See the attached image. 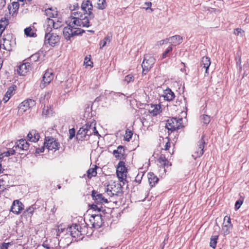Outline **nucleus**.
I'll use <instances>...</instances> for the list:
<instances>
[{
  "instance_id": "f8f14e48",
  "label": "nucleus",
  "mask_w": 249,
  "mask_h": 249,
  "mask_svg": "<svg viewBox=\"0 0 249 249\" xmlns=\"http://www.w3.org/2000/svg\"><path fill=\"white\" fill-rule=\"evenodd\" d=\"M91 196L97 204H102L107 203L108 202L107 199L103 196V194L99 193L95 190L92 191Z\"/></svg>"
},
{
  "instance_id": "2f4dec72",
  "label": "nucleus",
  "mask_w": 249,
  "mask_h": 249,
  "mask_svg": "<svg viewBox=\"0 0 249 249\" xmlns=\"http://www.w3.org/2000/svg\"><path fill=\"white\" fill-rule=\"evenodd\" d=\"M19 4L17 2H14L12 3V6H8V10L9 13L11 14L12 12L14 13L18 9Z\"/></svg>"
},
{
  "instance_id": "ddd939ff",
  "label": "nucleus",
  "mask_w": 249,
  "mask_h": 249,
  "mask_svg": "<svg viewBox=\"0 0 249 249\" xmlns=\"http://www.w3.org/2000/svg\"><path fill=\"white\" fill-rule=\"evenodd\" d=\"M81 230L82 228L79 225L75 224L69 228L68 231L70 232V234L72 237L78 238L83 234Z\"/></svg>"
},
{
  "instance_id": "09e8293b",
  "label": "nucleus",
  "mask_w": 249,
  "mask_h": 249,
  "mask_svg": "<svg viewBox=\"0 0 249 249\" xmlns=\"http://www.w3.org/2000/svg\"><path fill=\"white\" fill-rule=\"evenodd\" d=\"M84 63L87 66H91V64H92V62H90V59L89 58H88V57H86L85 58Z\"/></svg>"
},
{
  "instance_id": "393cba45",
  "label": "nucleus",
  "mask_w": 249,
  "mask_h": 249,
  "mask_svg": "<svg viewBox=\"0 0 249 249\" xmlns=\"http://www.w3.org/2000/svg\"><path fill=\"white\" fill-rule=\"evenodd\" d=\"M45 13L48 18H56L57 16V11L55 8H49L45 10Z\"/></svg>"
},
{
  "instance_id": "a211bd4d",
  "label": "nucleus",
  "mask_w": 249,
  "mask_h": 249,
  "mask_svg": "<svg viewBox=\"0 0 249 249\" xmlns=\"http://www.w3.org/2000/svg\"><path fill=\"white\" fill-rule=\"evenodd\" d=\"M47 26L50 30H52V27L54 29H57L62 26V23L56 18L54 19L48 18L47 20Z\"/></svg>"
},
{
  "instance_id": "72a5a7b5",
  "label": "nucleus",
  "mask_w": 249,
  "mask_h": 249,
  "mask_svg": "<svg viewBox=\"0 0 249 249\" xmlns=\"http://www.w3.org/2000/svg\"><path fill=\"white\" fill-rule=\"evenodd\" d=\"M111 40V36H106L105 37L103 40L101 41L100 42V48L102 49L106 44L109 43Z\"/></svg>"
},
{
  "instance_id": "69168bd1",
  "label": "nucleus",
  "mask_w": 249,
  "mask_h": 249,
  "mask_svg": "<svg viewBox=\"0 0 249 249\" xmlns=\"http://www.w3.org/2000/svg\"><path fill=\"white\" fill-rule=\"evenodd\" d=\"M181 64H183L184 66V63H182Z\"/></svg>"
},
{
  "instance_id": "58836bf2",
  "label": "nucleus",
  "mask_w": 249,
  "mask_h": 249,
  "mask_svg": "<svg viewBox=\"0 0 249 249\" xmlns=\"http://www.w3.org/2000/svg\"><path fill=\"white\" fill-rule=\"evenodd\" d=\"M201 119L202 122L205 124H208L210 122V117L207 115H203L201 116Z\"/></svg>"
},
{
  "instance_id": "0e129e2a",
  "label": "nucleus",
  "mask_w": 249,
  "mask_h": 249,
  "mask_svg": "<svg viewBox=\"0 0 249 249\" xmlns=\"http://www.w3.org/2000/svg\"><path fill=\"white\" fill-rule=\"evenodd\" d=\"M1 64H0V69L1 68Z\"/></svg>"
},
{
  "instance_id": "e2e57ef3",
  "label": "nucleus",
  "mask_w": 249,
  "mask_h": 249,
  "mask_svg": "<svg viewBox=\"0 0 249 249\" xmlns=\"http://www.w3.org/2000/svg\"><path fill=\"white\" fill-rule=\"evenodd\" d=\"M2 190V189L1 188V182H0V192Z\"/></svg>"
},
{
  "instance_id": "473e14b6",
  "label": "nucleus",
  "mask_w": 249,
  "mask_h": 249,
  "mask_svg": "<svg viewBox=\"0 0 249 249\" xmlns=\"http://www.w3.org/2000/svg\"><path fill=\"white\" fill-rule=\"evenodd\" d=\"M97 5V7L101 10L105 9L107 6L106 0H98Z\"/></svg>"
},
{
  "instance_id": "ea45409f",
  "label": "nucleus",
  "mask_w": 249,
  "mask_h": 249,
  "mask_svg": "<svg viewBox=\"0 0 249 249\" xmlns=\"http://www.w3.org/2000/svg\"><path fill=\"white\" fill-rule=\"evenodd\" d=\"M133 133L131 130H126L124 136V139L126 141H129L131 139Z\"/></svg>"
},
{
  "instance_id": "6e6552de",
  "label": "nucleus",
  "mask_w": 249,
  "mask_h": 249,
  "mask_svg": "<svg viewBox=\"0 0 249 249\" xmlns=\"http://www.w3.org/2000/svg\"><path fill=\"white\" fill-rule=\"evenodd\" d=\"M127 173V171L125 166V162L120 161L117 165L116 169L117 176L120 181L123 182L124 180H125Z\"/></svg>"
},
{
  "instance_id": "4d7b16f0",
  "label": "nucleus",
  "mask_w": 249,
  "mask_h": 249,
  "mask_svg": "<svg viewBox=\"0 0 249 249\" xmlns=\"http://www.w3.org/2000/svg\"><path fill=\"white\" fill-rule=\"evenodd\" d=\"M168 42H169V41L168 40V39H165V40H160L159 42V43H160V45H163L164 43H167Z\"/></svg>"
},
{
  "instance_id": "1a4fd4ad",
  "label": "nucleus",
  "mask_w": 249,
  "mask_h": 249,
  "mask_svg": "<svg viewBox=\"0 0 249 249\" xmlns=\"http://www.w3.org/2000/svg\"><path fill=\"white\" fill-rule=\"evenodd\" d=\"M205 144V142L204 140V136H202L201 139L198 142L197 145L194 149L192 157L195 159L201 157L203 155Z\"/></svg>"
},
{
  "instance_id": "c03bdc74",
  "label": "nucleus",
  "mask_w": 249,
  "mask_h": 249,
  "mask_svg": "<svg viewBox=\"0 0 249 249\" xmlns=\"http://www.w3.org/2000/svg\"><path fill=\"white\" fill-rule=\"evenodd\" d=\"M244 31L240 28H236L234 31V34L237 36H243Z\"/></svg>"
},
{
  "instance_id": "864d4df0",
  "label": "nucleus",
  "mask_w": 249,
  "mask_h": 249,
  "mask_svg": "<svg viewBox=\"0 0 249 249\" xmlns=\"http://www.w3.org/2000/svg\"><path fill=\"white\" fill-rule=\"evenodd\" d=\"M15 150H17L16 149H10L9 151H8L7 152L6 156H9L10 155H14L15 154Z\"/></svg>"
},
{
  "instance_id": "7ed1b4c3",
  "label": "nucleus",
  "mask_w": 249,
  "mask_h": 249,
  "mask_svg": "<svg viewBox=\"0 0 249 249\" xmlns=\"http://www.w3.org/2000/svg\"><path fill=\"white\" fill-rule=\"evenodd\" d=\"M165 127L171 131H174L183 127L182 119L172 117L168 119L166 123Z\"/></svg>"
},
{
  "instance_id": "5701e85b",
  "label": "nucleus",
  "mask_w": 249,
  "mask_h": 249,
  "mask_svg": "<svg viewBox=\"0 0 249 249\" xmlns=\"http://www.w3.org/2000/svg\"><path fill=\"white\" fill-rule=\"evenodd\" d=\"M27 137L30 141L36 142L39 140L40 136L36 130H32L28 134Z\"/></svg>"
},
{
  "instance_id": "4be33fe9",
  "label": "nucleus",
  "mask_w": 249,
  "mask_h": 249,
  "mask_svg": "<svg viewBox=\"0 0 249 249\" xmlns=\"http://www.w3.org/2000/svg\"><path fill=\"white\" fill-rule=\"evenodd\" d=\"M113 153L115 158L121 160L125 154L124 147L121 145L119 146L117 149L113 151Z\"/></svg>"
},
{
  "instance_id": "4468645a",
  "label": "nucleus",
  "mask_w": 249,
  "mask_h": 249,
  "mask_svg": "<svg viewBox=\"0 0 249 249\" xmlns=\"http://www.w3.org/2000/svg\"><path fill=\"white\" fill-rule=\"evenodd\" d=\"M31 70V66L30 63L28 62H24L18 66L17 72L19 75L24 76Z\"/></svg>"
},
{
  "instance_id": "8fccbe9b",
  "label": "nucleus",
  "mask_w": 249,
  "mask_h": 249,
  "mask_svg": "<svg viewBox=\"0 0 249 249\" xmlns=\"http://www.w3.org/2000/svg\"><path fill=\"white\" fill-rule=\"evenodd\" d=\"M170 147V142H169V140H168L167 142H166L165 146H164V148L163 149V150L165 151V152L167 153V152H166V151L167 150H168L169 148Z\"/></svg>"
},
{
  "instance_id": "f704fd0d",
  "label": "nucleus",
  "mask_w": 249,
  "mask_h": 249,
  "mask_svg": "<svg viewBox=\"0 0 249 249\" xmlns=\"http://www.w3.org/2000/svg\"><path fill=\"white\" fill-rule=\"evenodd\" d=\"M8 24V20L5 18H1L0 20V29L3 31Z\"/></svg>"
},
{
  "instance_id": "79ce46f5",
  "label": "nucleus",
  "mask_w": 249,
  "mask_h": 249,
  "mask_svg": "<svg viewBox=\"0 0 249 249\" xmlns=\"http://www.w3.org/2000/svg\"><path fill=\"white\" fill-rule=\"evenodd\" d=\"M173 49L172 45H170L168 47L166 51L163 53L162 55V58L164 59L167 57V54L170 53Z\"/></svg>"
},
{
  "instance_id": "e433bc0d",
  "label": "nucleus",
  "mask_w": 249,
  "mask_h": 249,
  "mask_svg": "<svg viewBox=\"0 0 249 249\" xmlns=\"http://www.w3.org/2000/svg\"><path fill=\"white\" fill-rule=\"evenodd\" d=\"M3 48L8 51H10L12 50L9 40L4 39Z\"/></svg>"
},
{
  "instance_id": "49530a36",
  "label": "nucleus",
  "mask_w": 249,
  "mask_h": 249,
  "mask_svg": "<svg viewBox=\"0 0 249 249\" xmlns=\"http://www.w3.org/2000/svg\"><path fill=\"white\" fill-rule=\"evenodd\" d=\"M91 208L95 211H97L98 212H100L101 211V209L102 208V206L99 207L97 205L92 204L91 206Z\"/></svg>"
},
{
  "instance_id": "a19ab883",
  "label": "nucleus",
  "mask_w": 249,
  "mask_h": 249,
  "mask_svg": "<svg viewBox=\"0 0 249 249\" xmlns=\"http://www.w3.org/2000/svg\"><path fill=\"white\" fill-rule=\"evenodd\" d=\"M134 80V77L131 74H128L126 75L124 79V82H126L127 84H128L129 83L133 81Z\"/></svg>"
},
{
  "instance_id": "13d9d810",
  "label": "nucleus",
  "mask_w": 249,
  "mask_h": 249,
  "mask_svg": "<svg viewBox=\"0 0 249 249\" xmlns=\"http://www.w3.org/2000/svg\"><path fill=\"white\" fill-rule=\"evenodd\" d=\"M44 147H42L40 149H36V152L37 153H42L44 152Z\"/></svg>"
},
{
  "instance_id": "c756f323",
  "label": "nucleus",
  "mask_w": 249,
  "mask_h": 249,
  "mask_svg": "<svg viewBox=\"0 0 249 249\" xmlns=\"http://www.w3.org/2000/svg\"><path fill=\"white\" fill-rule=\"evenodd\" d=\"M15 90V89L13 87H10L7 91L5 96L3 98V100L5 103L7 102L10 98L11 96L13 95V92Z\"/></svg>"
},
{
  "instance_id": "4c0bfd02",
  "label": "nucleus",
  "mask_w": 249,
  "mask_h": 249,
  "mask_svg": "<svg viewBox=\"0 0 249 249\" xmlns=\"http://www.w3.org/2000/svg\"><path fill=\"white\" fill-rule=\"evenodd\" d=\"M24 33L27 36L30 37L34 36L35 34V33L33 32V30L31 27H28L25 29Z\"/></svg>"
},
{
  "instance_id": "aec40b11",
  "label": "nucleus",
  "mask_w": 249,
  "mask_h": 249,
  "mask_svg": "<svg viewBox=\"0 0 249 249\" xmlns=\"http://www.w3.org/2000/svg\"><path fill=\"white\" fill-rule=\"evenodd\" d=\"M148 106V112L152 116H156L161 112V107L160 105L151 104Z\"/></svg>"
},
{
  "instance_id": "cd10ccee",
  "label": "nucleus",
  "mask_w": 249,
  "mask_h": 249,
  "mask_svg": "<svg viewBox=\"0 0 249 249\" xmlns=\"http://www.w3.org/2000/svg\"><path fill=\"white\" fill-rule=\"evenodd\" d=\"M148 178L150 185L151 187L155 186V184L159 181V178L153 173L148 174Z\"/></svg>"
},
{
  "instance_id": "412c9836",
  "label": "nucleus",
  "mask_w": 249,
  "mask_h": 249,
  "mask_svg": "<svg viewBox=\"0 0 249 249\" xmlns=\"http://www.w3.org/2000/svg\"><path fill=\"white\" fill-rule=\"evenodd\" d=\"M16 143L17 144L14 146L16 150L18 148L21 150L26 151L29 147V143L24 139L19 140Z\"/></svg>"
},
{
  "instance_id": "f3484780",
  "label": "nucleus",
  "mask_w": 249,
  "mask_h": 249,
  "mask_svg": "<svg viewBox=\"0 0 249 249\" xmlns=\"http://www.w3.org/2000/svg\"><path fill=\"white\" fill-rule=\"evenodd\" d=\"M53 79V72L52 71H47L44 74L42 81L40 83V87L41 88H44L51 82Z\"/></svg>"
},
{
  "instance_id": "f257e3e1",
  "label": "nucleus",
  "mask_w": 249,
  "mask_h": 249,
  "mask_svg": "<svg viewBox=\"0 0 249 249\" xmlns=\"http://www.w3.org/2000/svg\"><path fill=\"white\" fill-rule=\"evenodd\" d=\"M66 23L68 26L64 28L63 33L64 36L67 40L84 32L81 27H89L90 26L88 16H83L80 11L72 12Z\"/></svg>"
},
{
  "instance_id": "052dcab7",
  "label": "nucleus",
  "mask_w": 249,
  "mask_h": 249,
  "mask_svg": "<svg viewBox=\"0 0 249 249\" xmlns=\"http://www.w3.org/2000/svg\"><path fill=\"white\" fill-rule=\"evenodd\" d=\"M3 172V170L2 168L1 164H0V174L2 173Z\"/></svg>"
},
{
  "instance_id": "6ab92c4d",
  "label": "nucleus",
  "mask_w": 249,
  "mask_h": 249,
  "mask_svg": "<svg viewBox=\"0 0 249 249\" xmlns=\"http://www.w3.org/2000/svg\"><path fill=\"white\" fill-rule=\"evenodd\" d=\"M23 206L22 203L19 200H14L11 208V211L16 214H18L23 210Z\"/></svg>"
},
{
  "instance_id": "c85d7f7f",
  "label": "nucleus",
  "mask_w": 249,
  "mask_h": 249,
  "mask_svg": "<svg viewBox=\"0 0 249 249\" xmlns=\"http://www.w3.org/2000/svg\"><path fill=\"white\" fill-rule=\"evenodd\" d=\"M168 40L169 41L170 43L176 45L182 42V38L179 36H175L169 38Z\"/></svg>"
},
{
  "instance_id": "b1692460",
  "label": "nucleus",
  "mask_w": 249,
  "mask_h": 249,
  "mask_svg": "<svg viewBox=\"0 0 249 249\" xmlns=\"http://www.w3.org/2000/svg\"><path fill=\"white\" fill-rule=\"evenodd\" d=\"M211 65L210 58L208 57H203L201 61V66L205 69V73L208 74V70Z\"/></svg>"
},
{
  "instance_id": "bb28decb",
  "label": "nucleus",
  "mask_w": 249,
  "mask_h": 249,
  "mask_svg": "<svg viewBox=\"0 0 249 249\" xmlns=\"http://www.w3.org/2000/svg\"><path fill=\"white\" fill-rule=\"evenodd\" d=\"M158 161L163 167H168L169 166L171 165V164H169V161L166 158L165 154H161L159 158Z\"/></svg>"
},
{
  "instance_id": "423d86ee",
  "label": "nucleus",
  "mask_w": 249,
  "mask_h": 249,
  "mask_svg": "<svg viewBox=\"0 0 249 249\" xmlns=\"http://www.w3.org/2000/svg\"><path fill=\"white\" fill-rule=\"evenodd\" d=\"M155 62V59L150 55H144L142 66V73L145 74L153 67Z\"/></svg>"
},
{
  "instance_id": "7c9ffc66",
  "label": "nucleus",
  "mask_w": 249,
  "mask_h": 249,
  "mask_svg": "<svg viewBox=\"0 0 249 249\" xmlns=\"http://www.w3.org/2000/svg\"><path fill=\"white\" fill-rule=\"evenodd\" d=\"M98 167L94 165V168H89L87 171V177L89 178H91L92 177H95L97 175V168Z\"/></svg>"
},
{
  "instance_id": "2eb2a0df",
  "label": "nucleus",
  "mask_w": 249,
  "mask_h": 249,
  "mask_svg": "<svg viewBox=\"0 0 249 249\" xmlns=\"http://www.w3.org/2000/svg\"><path fill=\"white\" fill-rule=\"evenodd\" d=\"M232 227L230 216H225L224 218V222L222 227V231L224 235H228L230 232Z\"/></svg>"
},
{
  "instance_id": "680f3d73",
  "label": "nucleus",
  "mask_w": 249,
  "mask_h": 249,
  "mask_svg": "<svg viewBox=\"0 0 249 249\" xmlns=\"http://www.w3.org/2000/svg\"><path fill=\"white\" fill-rule=\"evenodd\" d=\"M57 187H58V188L59 189L61 188V186H60V185H57Z\"/></svg>"
},
{
  "instance_id": "bf43d9fd",
  "label": "nucleus",
  "mask_w": 249,
  "mask_h": 249,
  "mask_svg": "<svg viewBox=\"0 0 249 249\" xmlns=\"http://www.w3.org/2000/svg\"><path fill=\"white\" fill-rule=\"evenodd\" d=\"M237 67H239V69H240V70H241L242 69V66H241V61L240 58L239 61L237 62Z\"/></svg>"
},
{
  "instance_id": "20e7f679",
  "label": "nucleus",
  "mask_w": 249,
  "mask_h": 249,
  "mask_svg": "<svg viewBox=\"0 0 249 249\" xmlns=\"http://www.w3.org/2000/svg\"><path fill=\"white\" fill-rule=\"evenodd\" d=\"M52 32V30H50L49 27L46 28L45 36V43H48L50 45L53 46L59 42L60 37L56 33Z\"/></svg>"
},
{
  "instance_id": "9d476101",
  "label": "nucleus",
  "mask_w": 249,
  "mask_h": 249,
  "mask_svg": "<svg viewBox=\"0 0 249 249\" xmlns=\"http://www.w3.org/2000/svg\"><path fill=\"white\" fill-rule=\"evenodd\" d=\"M44 146L49 150H57L59 143L53 138H46L44 142Z\"/></svg>"
},
{
  "instance_id": "f03ea898",
  "label": "nucleus",
  "mask_w": 249,
  "mask_h": 249,
  "mask_svg": "<svg viewBox=\"0 0 249 249\" xmlns=\"http://www.w3.org/2000/svg\"><path fill=\"white\" fill-rule=\"evenodd\" d=\"M96 123L94 122H88L81 127L76 134V138L78 140H88L89 136L93 133L98 135V132L95 127Z\"/></svg>"
},
{
  "instance_id": "dca6fc26",
  "label": "nucleus",
  "mask_w": 249,
  "mask_h": 249,
  "mask_svg": "<svg viewBox=\"0 0 249 249\" xmlns=\"http://www.w3.org/2000/svg\"><path fill=\"white\" fill-rule=\"evenodd\" d=\"M89 220L92 223L93 227L96 229L100 228L103 223L101 214H92Z\"/></svg>"
},
{
  "instance_id": "39448f33",
  "label": "nucleus",
  "mask_w": 249,
  "mask_h": 249,
  "mask_svg": "<svg viewBox=\"0 0 249 249\" xmlns=\"http://www.w3.org/2000/svg\"><path fill=\"white\" fill-rule=\"evenodd\" d=\"M93 6L91 1L89 0H84L81 5V10H82L85 13L83 14V16H87L89 20L94 18V15L92 12Z\"/></svg>"
},
{
  "instance_id": "9b49d317",
  "label": "nucleus",
  "mask_w": 249,
  "mask_h": 249,
  "mask_svg": "<svg viewBox=\"0 0 249 249\" xmlns=\"http://www.w3.org/2000/svg\"><path fill=\"white\" fill-rule=\"evenodd\" d=\"M35 104V101L31 99H27L19 104L18 111L19 113H23L29 109L31 107Z\"/></svg>"
},
{
  "instance_id": "de8ad7c7",
  "label": "nucleus",
  "mask_w": 249,
  "mask_h": 249,
  "mask_svg": "<svg viewBox=\"0 0 249 249\" xmlns=\"http://www.w3.org/2000/svg\"><path fill=\"white\" fill-rule=\"evenodd\" d=\"M70 139H71L75 135V130L74 128L70 129L69 130Z\"/></svg>"
},
{
  "instance_id": "6e6d98bb",
  "label": "nucleus",
  "mask_w": 249,
  "mask_h": 249,
  "mask_svg": "<svg viewBox=\"0 0 249 249\" xmlns=\"http://www.w3.org/2000/svg\"><path fill=\"white\" fill-rule=\"evenodd\" d=\"M27 212L28 213L32 214L34 212V208L33 207H30L27 210Z\"/></svg>"
},
{
  "instance_id": "3c124183",
  "label": "nucleus",
  "mask_w": 249,
  "mask_h": 249,
  "mask_svg": "<svg viewBox=\"0 0 249 249\" xmlns=\"http://www.w3.org/2000/svg\"><path fill=\"white\" fill-rule=\"evenodd\" d=\"M10 243H3L0 247L1 249H7Z\"/></svg>"
},
{
  "instance_id": "37998d69",
  "label": "nucleus",
  "mask_w": 249,
  "mask_h": 249,
  "mask_svg": "<svg viewBox=\"0 0 249 249\" xmlns=\"http://www.w3.org/2000/svg\"><path fill=\"white\" fill-rule=\"evenodd\" d=\"M70 9L73 12L79 11V5L77 3H75L72 6L70 7Z\"/></svg>"
},
{
  "instance_id": "c9c22d12",
  "label": "nucleus",
  "mask_w": 249,
  "mask_h": 249,
  "mask_svg": "<svg viewBox=\"0 0 249 249\" xmlns=\"http://www.w3.org/2000/svg\"><path fill=\"white\" fill-rule=\"evenodd\" d=\"M218 235L212 236L211 237V241L210 243V246L213 249H215L217 243V240L218 239Z\"/></svg>"
},
{
  "instance_id": "0eeeda50",
  "label": "nucleus",
  "mask_w": 249,
  "mask_h": 249,
  "mask_svg": "<svg viewBox=\"0 0 249 249\" xmlns=\"http://www.w3.org/2000/svg\"><path fill=\"white\" fill-rule=\"evenodd\" d=\"M107 192L111 196H118L122 192L121 185L115 182H111L107 186Z\"/></svg>"
},
{
  "instance_id": "a18cd8bd",
  "label": "nucleus",
  "mask_w": 249,
  "mask_h": 249,
  "mask_svg": "<svg viewBox=\"0 0 249 249\" xmlns=\"http://www.w3.org/2000/svg\"><path fill=\"white\" fill-rule=\"evenodd\" d=\"M243 203V201L240 200H237L235 204V209L236 210L239 209Z\"/></svg>"
},
{
  "instance_id": "5fc2aeb1",
  "label": "nucleus",
  "mask_w": 249,
  "mask_h": 249,
  "mask_svg": "<svg viewBox=\"0 0 249 249\" xmlns=\"http://www.w3.org/2000/svg\"><path fill=\"white\" fill-rule=\"evenodd\" d=\"M42 114L46 115H48L49 114V111L48 109L44 108L43 109Z\"/></svg>"
},
{
  "instance_id": "603ef678",
  "label": "nucleus",
  "mask_w": 249,
  "mask_h": 249,
  "mask_svg": "<svg viewBox=\"0 0 249 249\" xmlns=\"http://www.w3.org/2000/svg\"><path fill=\"white\" fill-rule=\"evenodd\" d=\"M145 5L147 6V8H146V10L149 9L151 12L153 11V9L151 8V6L152 5L151 2H145Z\"/></svg>"
},
{
  "instance_id": "a878e982",
  "label": "nucleus",
  "mask_w": 249,
  "mask_h": 249,
  "mask_svg": "<svg viewBox=\"0 0 249 249\" xmlns=\"http://www.w3.org/2000/svg\"><path fill=\"white\" fill-rule=\"evenodd\" d=\"M163 97L165 100L170 101L173 100L175 95L174 93L170 89H167L164 91Z\"/></svg>"
}]
</instances>
